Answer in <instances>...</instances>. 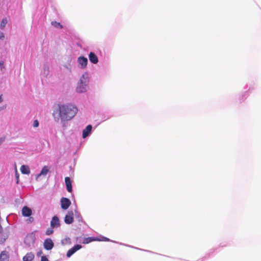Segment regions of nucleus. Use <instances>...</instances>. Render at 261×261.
Masks as SVG:
<instances>
[{"label":"nucleus","mask_w":261,"mask_h":261,"mask_svg":"<svg viewBox=\"0 0 261 261\" xmlns=\"http://www.w3.org/2000/svg\"><path fill=\"white\" fill-rule=\"evenodd\" d=\"M57 111L62 122H67L72 119L76 114L78 109L74 105L62 104L58 105Z\"/></svg>","instance_id":"obj_1"},{"label":"nucleus","mask_w":261,"mask_h":261,"mask_svg":"<svg viewBox=\"0 0 261 261\" xmlns=\"http://www.w3.org/2000/svg\"><path fill=\"white\" fill-rule=\"evenodd\" d=\"M71 204V201L67 198L63 197L61 199V206L62 209L67 210Z\"/></svg>","instance_id":"obj_2"},{"label":"nucleus","mask_w":261,"mask_h":261,"mask_svg":"<svg viewBox=\"0 0 261 261\" xmlns=\"http://www.w3.org/2000/svg\"><path fill=\"white\" fill-rule=\"evenodd\" d=\"M77 62L81 68L85 69L86 68L88 64V59L86 57L81 56L78 58Z\"/></svg>","instance_id":"obj_3"},{"label":"nucleus","mask_w":261,"mask_h":261,"mask_svg":"<svg viewBox=\"0 0 261 261\" xmlns=\"http://www.w3.org/2000/svg\"><path fill=\"white\" fill-rule=\"evenodd\" d=\"M43 246L45 249L50 250L54 247V244L51 239L48 238L44 240Z\"/></svg>","instance_id":"obj_4"},{"label":"nucleus","mask_w":261,"mask_h":261,"mask_svg":"<svg viewBox=\"0 0 261 261\" xmlns=\"http://www.w3.org/2000/svg\"><path fill=\"white\" fill-rule=\"evenodd\" d=\"M82 248V245L77 244L70 249L67 252L66 256L68 257H70L75 252L80 250Z\"/></svg>","instance_id":"obj_5"},{"label":"nucleus","mask_w":261,"mask_h":261,"mask_svg":"<svg viewBox=\"0 0 261 261\" xmlns=\"http://www.w3.org/2000/svg\"><path fill=\"white\" fill-rule=\"evenodd\" d=\"M73 213L72 211L68 212V214L65 216L64 221L66 224H71L73 222Z\"/></svg>","instance_id":"obj_6"},{"label":"nucleus","mask_w":261,"mask_h":261,"mask_svg":"<svg viewBox=\"0 0 261 261\" xmlns=\"http://www.w3.org/2000/svg\"><path fill=\"white\" fill-rule=\"evenodd\" d=\"M76 91L79 93L85 92L86 91V85L85 84L82 80H80V82L76 87Z\"/></svg>","instance_id":"obj_7"},{"label":"nucleus","mask_w":261,"mask_h":261,"mask_svg":"<svg viewBox=\"0 0 261 261\" xmlns=\"http://www.w3.org/2000/svg\"><path fill=\"white\" fill-rule=\"evenodd\" d=\"M60 225L59 219L56 216H54L50 221V226L52 228H57Z\"/></svg>","instance_id":"obj_8"},{"label":"nucleus","mask_w":261,"mask_h":261,"mask_svg":"<svg viewBox=\"0 0 261 261\" xmlns=\"http://www.w3.org/2000/svg\"><path fill=\"white\" fill-rule=\"evenodd\" d=\"M32 214V210L28 207L24 206L22 208V215L24 217H30Z\"/></svg>","instance_id":"obj_9"},{"label":"nucleus","mask_w":261,"mask_h":261,"mask_svg":"<svg viewBox=\"0 0 261 261\" xmlns=\"http://www.w3.org/2000/svg\"><path fill=\"white\" fill-rule=\"evenodd\" d=\"M9 254L8 251L4 250L0 254V261H9Z\"/></svg>","instance_id":"obj_10"},{"label":"nucleus","mask_w":261,"mask_h":261,"mask_svg":"<svg viewBox=\"0 0 261 261\" xmlns=\"http://www.w3.org/2000/svg\"><path fill=\"white\" fill-rule=\"evenodd\" d=\"M92 125H88L86 126L85 129H84L83 131V138H86L87 137H88L91 133L92 130Z\"/></svg>","instance_id":"obj_11"},{"label":"nucleus","mask_w":261,"mask_h":261,"mask_svg":"<svg viewBox=\"0 0 261 261\" xmlns=\"http://www.w3.org/2000/svg\"><path fill=\"white\" fill-rule=\"evenodd\" d=\"M89 59L90 61L94 64H96L98 62V59L97 56L93 52H90L89 55Z\"/></svg>","instance_id":"obj_12"},{"label":"nucleus","mask_w":261,"mask_h":261,"mask_svg":"<svg viewBox=\"0 0 261 261\" xmlns=\"http://www.w3.org/2000/svg\"><path fill=\"white\" fill-rule=\"evenodd\" d=\"M65 182L67 190L68 192H71L72 190V184L70 178L69 177L65 178Z\"/></svg>","instance_id":"obj_13"},{"label":"nucleus","mask_w":261,"mask_h":261,"mask_svg":"<svg viewBox=\"0 0 261 261\" xmlns=\"http://www.w3.org/2000/svg\"><path fill=\"white\" fill-rule=\"evenodd\" d=\"M34 258V255L33 253H28L23 257V261H32Z\"/></svg>","instance_id":"obj_14"},{"label":"nucleus","mask_w":261,"mask_h":261,"mask_svg":"<svg viewBox=\"0 0 261 261\" xmlns=\"http://www.w3.org/2000/svg\"><path fill=\"white\" fill-rule=\"evenodd\" d=\"M20 171L22 173L29 174L30 173L29 167L26 165H22L20 168Z\"/></svg>","instance_id":"obj_15"},{"label":"nucleus","mask_w":261,"mask_h":261,"mask_svg":"<svg viewBox=\"0 0 261 261\" xmlns=\"http://www.w3.org/2000/svg\"><path fill=\"white\" fill-rule=\"evenodd\" d=\"M48 172L49 168L47 166H45L42 168L41 172L38 175V176L41 175H46Z\"/></svg>","instance_id":"obj_16"},{"label":"nucleus","mask_w":261,"mask_h":261,"mask_svg":"<svg viewBox=\"0 0 261 261\" xmlns=\"http://www.w3.org/2000/svg\"><path fill=\"white\" fill-rule=\"evenodd\" d=\"M98 239L94 237H88L84 239L83 243L84 244H88L91 242L97 241Z\"/></svg>","instance_id":"obj_17"},{"label":"nucleus","mask_w":261,"mask_h":261,"mask_svg":"<svg viewBox=\"0 0 261 261\" xmlns=\"http://www.w3.org/2000/svg\"><path fill=\"white\" fill-rule=\"evenodd\" d=\"M51 24L56 28H59L60 29L63 28L62 25L60 22H57L56 21H52Z\"/></svg>","instance_id":"obj_18"},{"label":"nucleus","mask_w":261,"mask_h":261,"mask_svg":"<svg viewBox=\"0 0 261 261\" xmlns=\"http://www.w3.org/2000/svg\"><path fill=\"white\" fill-rule=\"evenodd\" d=\"M7 23V18H3L1 23V28L2 29H3L5 27Z\"/></svg>","instance_id":"obj_19"},{"label":"nucleus","mask_w":261,"mask_h":261,"mask_svg":"<svg viewBox=\"0 0 261 261\" xmlns=\"http://www.w3.org/2000/svg\"><path fill=\"white\" fill-rule=\"evenodd\" d=\"M53 228H52V227L47 228L45 232V234L47 236H49V235L53 234L54 232V230Z\"/></svg>","instance_id":"obj_20"},{"label":"nucleus","mask_w":261,"mask_h":261,"mask_svg":"<svg viewBox=\"0 0 261 261\" xmlns=\"http://www.w3.org/2000/svg\"><path fill=\"white\" fill-rule=\"evenodd\" d=\"M39 125V122L37 120H35L34 121V123H33V126L34 127H38Z\"/></svg>","instance_id":"obj_21"},{"label":"nucleus","mask_w":261,"mask_h":261,"mask_svg":"<svg viewBox=\"0 0 261 261\" xmlns=\"http://www.w3.org/2000/svg\"><path fill=\"white\" fill-rule=\"evenodd\" d=\"M29 218L27 219V221L28 223H32L34 221V219L32 217H29Z\"/></svg>","instance_id":"obj_22"},{"label":"nucleus","mask_w":261,"mask_h":261,"mask_svg":"<svg viewBox=\"0 0 261 261\" xmlns=\"http://www.w3.org/2000/svg\"><path fill=\"white\" fill-rule=\"evenodd\" d=\"M41 261H49L46 256H42L41 258Z\"/></svg>","instance_id":"obj_23"},{"label":"nucleus","mask_w":261,"mask_h":261,"mask_svg":"<svg viewBox=\"0 0 261 261\" xmlns=\"http://www.w3.org/2000/svg\"><path fill=\"white\" fill-rule=\"evenodd\" d=\"M0 67L2 69L4 68L3 61H1L0 62Z\"/></svg>","instance_id":"obj_24"},{"label":"nucleus","mask_w":261,"mask_h":261,"mask_svg":"<svg viewBox=\"0 0 261 261\" xmlns=\"http://www.w3.org/2000/svg\"><path fill=\"white\" fill-rule=\"evenodd\" d=\"M5 140V138H0V144H1Z\"/></svg>","instance_id":"obj_25"},{"label":"nucleus","mask_w":261,"mask_h":261,"mask_svg":"<svg viewBox=\"0 0 261 261\" xmlns=\"http://www.w3.org/2000/svg\"><path fill=\"white\" fill-rule=\"evenodd\" d=\"M42 253H43L42 251L41 250H40L39 251H38V253H37V255H38V256H40V255H41Z\"/></svg>","instance_id":"obj_26"},{"label":"nucleus","mask_w":261,"mask_h":261,"mask_svg":"<svg viewBox=\"0 0 261 261\" xmlns=\"http://www.w3.org/2000/svg\"><path fill=\"white\" fill-rule=\"evenodd\" d=\"M16 178H17V184L18 183V181H19V176H18V175L17 174V173H16Z\"/></svg>","instance_id":"obj_27"},{"label":"nucleus","mask_w":261,"mask_h":261,"mask_svg":"<svg viewBox=\"0 0 261 261\" xmlns=\"http://www.w3.org/2000/svg\"><path fill=\"white\" fill-rule=\"evenodd\" d=\"M4 38V34H3V33H2V34H1V36H0V38H1V39H3Z\"/></svg>","instance_id":"obj_28"},{"label":"nucleus","mask_w":261,"mask_h":261,"mask_svg":"<svg viewBox=\"0 0 261 261\" xmlns=\"http://www.w3.org/2000/svg\"><path fill=\"white\" fill-rule=\"evenodd\" d=\"M3 101V98H2V95H0V103L2 102Z\"/></svg>","instance_id":"obj_29"}]
</instances>
